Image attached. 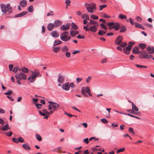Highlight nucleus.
<instances>
[{
	"mask_svg": "<svg viewBox=\"0 0 154 154\" xmlns=\"http://www.w3.org/2000/svg\"><path fill=\"white\" fill-rule=\"evenodd\" d=\"M139 48L138 47H136L134 48L133 50V53L135 54H138L140 53V56L143 55V57L144 58H146L147 59H149L150 58L152 57V55H149L148 54V53L146 51H143L141 52L139 51Z\"/></svg>",
	"mask_w": 154,
	"mask_h": 154,
	"instance_id": "nucleus-1",
	"label": "nucleus"
},
{
	"mask_svg": "<svg viewBox=\"0 0 154 154\" xmlns=\"http://www.w3.org/2000/svg\"><path fill=\"white\" fill-rule=\"evenodd\" d=\"M90 21L87 24V26H89L91 25L89 28V30L93 32H96L97 30V27L99 26L98 23L94 20H89Z\"/></svg>",
	"mask_w": 154,
	"mask_h": 154,
	"instance_id": "nucleus-2",
	"label": "nucleus"
},
{
	"mask_svg": "<svg viewBox=\"0 0 154 154\" xmlns=\"http://www.w3.org/2000/svg\"><path fill=\"white\" fill-rule=\"evenodd\" d=\"M31 74L29 76V82L33 83L35 80L36 78L38 76L41 77V75L37 70L31 71Z\"/></svg>",
	"mask_w": 154,
	"mask_h": 154,
	"instance_id": "nucleus-3",
	"label": "nucleus"
},
{
	"mask_svg": "<svg viewBox=\"0 0 154 154\" xmlns=\"http://www.w3.org/2000/svg\"><path fill=\"white\" fill-rule=\"evenodd\" d=\"M85 6L87 11L89 13H92L96 10V4L92 2L89 4L86 3Z\"/></svg>",
	"mask_w": 154,
	"mask_h": 154,
	"instance_id": "nucleus-4",
	"label": "nucleus"
},
{
	"mask_svg": "<svg viewBox=\"0 0 154 154\" xmlns=\"http://www.w3.org/2000/svg\"><path fill=\"white\" fill-rule=\"evenodd\" d=\"M81 93L82 94L84 97H88V95L85 93H87L89 96H92V94L90 90L89 87H83L82 88Z\"/></svg>",
	"mask_w": 154,
	"mask_h": 154,
	"instance_id": "nucleus-5",
	"label": "nucleus"
},
{
	"mask_svg": "<svg viewBox=\"0 0 154 154\" xmlns=\"http://www.w3.org/2000/svg\"><path fill=\"white\" fill-rule=\"evenodd\" d=\"M69 33L67 31H65L61 34L60 37L61 39L64 41H67L71 39V37L68 36Z\"/></svg>",
	"mask_w": 154,
	"mask_h": 154,
	"instance_id": "nucleus-6",
	"label": "nucleus"
},
{
	"mask_svg": "<svg viewBox=\"0 0 154 154\" xmlns=\"http://www.w3.org/2000/svg\"><path fill=\"white\" fill-rule=\"evenodd\" d=\"M48 103L50 104L48 105V109L50 110L52 109L54 111L56 108L59 107V105L57 103L53 102H49Z\"/></svg>",
	"mask_w": 154,
	"mask_h": 154,
	"instance_id": "nucleus-7",
	"label": "nucleus"
},
{
	"mask_svg": "<svg viewBox=\"0 0 154 154\" xmlns=\"http://www.w3.org/2000/svg\"><path fill=\"white\" fill-rule=\"evenodd\" d=\"M123 40V37L121 35H119L117 37L115 41V44L116 45H119L122 42Z\"/></svg>",
	"mask_w": 154,
	"mask_h": 154,
	"instance_id": "nucleus-8",
	"label": "nucleus"
},
{
	"mask_svg": "<svg viewBox=\"0 0 154 154\" xmlns=\"http://www.w3.org/2000/svg\"><path fill=\"white\" fill-rule=\"evenodd\" d=\"M146 50L147 51H148V52H147L148 53V54H152L154 53V48L153 47H151L150 46L146 48Z\"/></svg>",
	"mask_w": 154,
	"mask_h": 154,
	"instance_id": "nucleus-9",
	"label": "nucleus"
},
{
	"mask_svg": "<svg viewBox=\"0 0 154 154\" xmlns=\"http://www.w3.org/2000/svg\"><path fill=\"white\" fill-rule=\"evenodd\" d=\"M70 27V24L68 23L66 25H63L61 27V29L62 30H66L69 29Z\"/></svg>",
	"mask_w": 154,
	"mask_h": 154,
	"instance_id": "nucleus-10",
	"label": "nucleus"
},
{
	"mask_svg": "<svg viewBox=\"0 0 154 154\" xmlns=\"http://www.w3.org/2000/svg\"><path fill=\"white\" fill-rule=\"evenodd\" d=\"M114 29L115 30H118L121 27V24L118 23H114L113 24Z\"/></svg>",
	"mask_w": 154,
	"mask_h": 154,
	"instance_id": "nucleus-11",
	"label": "nucleus"
},
{
	"mask_svg": "<svg viewBox=\"0 0 154 154\" xmlns=\"http://www.w3.org/2000/svg\"><path fill=\"white\" fill-rule=\"evenodd\" d=\"M63 88L66 91H68L70 88L69 83H65L63 85Z\"/></svg>",
	"mask_w": 154,
	"mask_h": 154,
	"instance_id": "nucleus-12",
	"label": "nucleus"
},
{
	"mask_svg": "<svg viewBox=\"0 0 154 154\" xmlns=\"http://www.w3.org/2000/svg\"><path fill=\"white\" fill-rule=\"evenodd\" d=\"M2 11L4 14L7 11V8L5 5L4 4H1L0 5Z\"/></svg>",
	"mask_w": 154,
	"mask_h": 154,
	"instance_id": "nucleus-13",
	"label": "nucleus"
},
{
	"mask_svg": "<svg viewBox=\"0 0 154 154\" xmlns=\"http://www.w3.org/2000/svg\"><path fill=\"white\" fill-rule=\"evenodd\" d=\"M64 80V79L63 76L60 75H59L57 79L58 82L60 83H62L63 82Z\"/></svg>",
	"mask_w": 154,
	"mask_h": 154,
	"instance_id": "nucleus-14",
	"label": "nucleus"
},
{
	"mask_svg": "<svg viewBox=\"0 0 154 154\" xmlns=\"http://www.w3.org/2000/svg\"><path fill=\"white\" fill-rule=\"evenodd\" d=\"M62 24V22L59 20H56L54 22V25L55 27H57L58 26L61 25Z\"/></svg>",
	"mask_w": 154,
	"mask_h": 154,
	"instance_id": "nucleus-15",
	"label": "nucleus"
},
{
	"mask_svg": "<svg viewBox=\"0 0 154 154\" xmlns=\"http://www.w3.org/2000/svg\"><path fill=\"white\" fill-rule=\"evenodd\" d=\"M51 35L54 37L57 38L59 36V34L56 31H53L51 32Z\"/></svg>",
	"mask_w": 154,
	"mask_h": 154,
	"instance_id": "nucleus-16",
	"label": "nucleus"
},
{
	"mask_svg": "<svg viewBox=\"0 0 154 154\" xmlns=\"http://www.w3.org/2000/svg\"><path fill=\"white\" fill-rule=\"evenodd\" d=\"M130 46L127 47L123 49L124 52L127 55H128L130 54L129 51L131 50Z\"/></svg>",
	"mask_w": 154,
	"mask_h": 154,
	"instance_id": "nucleus-17",
	"label": "nucleus"
},
{
	"mask_svg": "<svg viewBox=\"0 0 154 154\" xmlns=\"http://www.w3.org/2000/svg\"><path fill=\"white\" fill-rule=\"evenodd\" d=\"M27 4V2L25 0H22L20 2V6L22 7H26Z\"/></svg>",
	"mask_w": 154,
	"mask_h": 154,
	"instance_id": "nucleus-18",
	"label": "nucleus"
},
{
	"mask_svg": "<svg viewBox=\"0 0 154 154\" xmlns=\"http://www.w3.org/2000/svg\"><path fill=\"white\" fill-rule=\"evenodd\" d=\"M54 27L55 26L54 24L50 23L48 26L47 28L49 30L51 31L53 29Z\"/></svg>",
	"mask_w": 154,
	"mask_h": 154,
	"instance_id": "nucleus-19",
	"label": "nucleus"
},
{
	"mask_svg": "<svg viewBox=\"0 0 154 154\" xmlns=\"http://www.w3.org/2000/svg\"><path fill=\"white\" fill-rule=\"evenodd\" d=\"M102 17L103 18H116V17L115 16H110L108 15L107 14H104L102 15Z\"/></svg>",
	"mask_w": 154,
	"mask_h": 154,
	"instance_id": "nucleus-20",
	"label": "nucleus"
},
{
	"mask_svg": "<svg viewBox=\"0 0 154 154\" xmlns=\"http://www.w3.org/2000/svg\"><path fill=\"white\" fill-rule=\"evenodd\" d=\"M27 13V12L26 11H24L19 14L15 15L14 16V17H22V16H23L24 15H25Z\"/></svg>",
	"mask_w": 154,
	"mask_h": 154,
	"instance_id": "nucleus-21",
	"label": "nucleus"
},
{
	"mask_svg": "<svg viewBox=\"0 0 154 154\" xmlns=\"http://www.w3.org/2000/svg\"><path fill=\"white\" fill-rule=\"evenodd\" d=\"M120 28H121L120 30V32H124L126 30V26L121 24V27H120Z\"/></svg>",
	"mask_w": 154,
	"mask_h": 154,
	"instance_id": "nucleus-22",
	"label": "nucleus"
},
{
	"mask_svg": "<svg viewBox=\"0 0 154 154\" xmlns=\"http://www.w3.org/2000/svg\"><path fill=\"white\" fill-rule=\"evenodd\" d=\"M129 102H131L129 101H128ZM132 105V108L133 110L134 111H138V108L134 104L133 102H131Z\"/></svg>",
	"mask_w": 154,
	"mask_h": 154,
	"instance_id": "nucleus-23",
	"label": "nucleus"
},
{
	"mask_svg": "<svg viewBox=\"0 0 154 154\" xmlns=\"http://www.w3.org/2000/svg\"><path fill=\"white\" fill-rule=\"evenodd\" d=\"M79 33V32L77 31H72L70 32V35L72 36H74Z\"/></svg>",
	"mask_w": 154,
	"mask_h": 154,
	"instance_id": "nucleus-24",
	"label": "nucleus"
},
{
	"mask_svg": "<svg viewBox=\"0 0 154 154\" xmlns=\"http://www.w3.org/2000/svg\"><path fill=\"white\" fill-rule=\"evenodd\" d=\"M6 8L9 11H8L10 13H11L12 12V7L10 6V4H8L6 6Z\"/></svg>",
	"mask_w": 154,
	"mask_h": 154,
	"instance_id": "nucleus-25",
	"label": "nucleus"
},
{
	"mask_svg": "<svg viewBox=\"0 0 154 154\" xmlns=\"http://www.w3.org/2000/svg\"><path fill=\"white\" fill-rule=\"evenodd\" d=\"M81 17L84 19H89L88 15L86 14H84L82 15Z\"/></svg>",
	"mask_w": 154,
	"mask_h": 154,
	"instance_id": "nucleus-26",
	"label": "nucleus"
},
{
	"mask_svg": "<svg viewBox=\"0 0 154 154\" xmlns=\"http://www.w3.org/2000/svg\"><path fill=\"white\" fill-rule=\"evenodd\" d=\"M61 50L63 52H66L69 51L68 48L66 46H65L61 48Z\"/></svg>",
	"mask_w": 154,
	"mask_h": 154,
	"instance_id": "nucleus-27",
	"label": "nucleus"
},
{
	"mask_svg": "<svg viewBox=\"0 0 154 154\" xmlns=\"http://www.w3.org/2000/svg\"><path fill=\"white\" fill-rule=\"evenodd\" d=\"M10 129V128H9V126L8 125H6L3 127L2 128V130L3 131H6Z\"/></svg>",
	"mask_w": 154,
	"mask_h": 154,
	"instance_id": "nucleus-28",
	"label": "nucleus"
},
{
	"mask_svg": "<svg viewBox=\"0 0 154 154\" xmlns=\"http://www.w3.org/2000/svg\"><path fill=\"white\" fill-rule=\"evenodd\" d=\"M135 26L137 28H140L143 29H144V28L142 26L141 24H138L137 23H135Z\"/></svg>",
	"mask_w": 154,
	"mask_h": 154,
	"instance_id": "nucleus-29",
	"label": "nucleus"
},
{
	"mask_svg": "<svg viewBox=\"0 0 154 154\" xmlns=\"http://www.w3.org/2000/svg\"><path fill=\"white\" fill-rule=\"evenodd\" d=\"M20 79H26V75L22 72H20Z\"/></svg>",
	"mask_w": 154,
	"mask_h": 154,
	"instance_id": "nucleus-30",
	"label": "nucleus"
},
{
	"mask_svg": "<svg viewBox=\"0 0 154 154\" xmlns=\"http://www.w3.org/2000/svg\"><path fill=\"white\" fill-rule=\"evenodd\" d=\"M113 22H111L109 23L107 25L109 26V29H114L113 26Z\"/></svg>",
	"mask_w": 154,
	"mask_h": 154,
	"instance_id": "nucleus-31",
	"label": "nucleus"
},
{
	"mask_svg": "<svg viewBox=\"0 0 154 154\" xmlns=\"http://www.w3.org/2000/svg\"><path fill=\"white\" fill-rule=\"evenodd\" d=\"M139 46L142 49H145L146 47V45L145 44L143 43H140V44L139 45Z\"/></svg>",
	"mask_w": 154,
	"mask_h": 154,
	"instance_id": "nucleus-32",
	"label": "nucleus"
},
{
	"mask_svg": "<svg viewBox=\"0 0 154 154\" xmlns=\"http://www.w3.org/2000/svg\"><path fill=\"white\" fill-rule=\"evenodd\" d=\"M62 43V42L60 40H56L54 41V45L55 46L57 45L58 44L61 43Z\"/></svg>",
	"mask_w": 154,
	"mask_h": 154,
	"instance_id": "nucleus-33",
	"label": "nucleus"
},
{
	"mask_svg": "<svg viewBox=\"0 0 154 154\" xmlns=\"http://www.w3.org/2000/svg\"><path fill=\"white\" fill-rule=\"evenodd\" d=\"M23 148L26 150H29V146L28 145L26 144H23L22 145Z\"/></svg>",
	"mask_w": 154,
	"mask_h": 154,
	"instance_id": "nucleus-34",
	"label": "nucleus"
},
{
	"mask_svg": "<svg viewBox=\"0 0 154 154\" xmlns=\"http://www.w3.org/2000/svg\"><path fill=\"white\" fill-rule=\"evenodd\" d=\"M60 47H54L53 49V51L55 53L58 52L60 51Z\"/></svg>",
	"mask_w": 154,
	"mask_h": 154,
	"instance_id": "nucleus-35",
	"label": "nucleus"
},
{
	"mask_svg": "<svg viewBox=\"0 0 154 154\" xmlns=\"http://www.w3.org/2000/svg\"><path fill=\"white\" fill-rule=\"evenodd\" d=\"M119 18L122 19H126L127 18V17L126 15L120 14L119 16Z\"/></svg>",
	"mask_w": 154,
	"mask_h": 154,
	"instance_id": "nucleus-36",
	"label": "nucleus"
},
{
	"mask_svg": "<svg viewBox=\"0 0 154 154\" xmlns=\"http://www.w3.org/2000/svg\"><path fill=\"white\" fill-rule=\"evenodd\" d=\"M35 137L36 139L39 141L42 140V138L41 136L39 134H36L35 135Z\"/></svg>",
	"mask_w": 154,
	"mask_h": 154,
	"instance_id": "nucleus-37",
	"label": "nucleus"
},
{
	"mask_svg": "<svg viewBox=\"0 0 154 154\" xmlns=\"http://www.w3.org/2000/svg\"><path fill=\"white\" fill-rule=\"evenodd\" d=\"M135 65L138 68H147V66H145L140 65H138V64H135Z\"/></svg>",
	"mask_w": 154,
	"mask_h": 154,
	"instance_id": "nucleus-38",
	"label": "nucleus"
},
{
	"mask_svg": "<svg viewBox=\"0 0 154 154\" xmlns=\"http://www.w3.org/2000/svg\"><path fill=\"white\" fill-rule=\"evenodd\" d=\"M12 92H13L12 91L9 90L7 92L4 93V94L6 95H10L12 94Z\"/></svg>",
	"mask_w": 154,
	"mask_h": 154,
	"instance_id": "nucleus-39",
	"label": "nucleus"
},
{
	"mask_svg": "<svg viewBox=\"0 0 154 154\" xmlns=\"http://www.w3.org/2000/svg\"><path fill=\"white\" fill-rule=\"evenodd\" d=\"M106 33V32L100 30L98 32V34L100 35H103L105 34Z\"/></svg>",
	"mask_w": 154,
	"mask_h": 154,
	"instance_id": "nucleus-40",
	"label": "nucleus"
},
{
	"mask_svg": "<svg viewBox=\"0 0 154 154\" xmlns=\"http://www.w3.org/2000/svg\"><path fill=\"white\" fill-rule=\"evenodd\" d=\"M21 71L24 72H27L28 71V68L26 67H23L22 68Z\"/></svg>",
	"mask_w": 154,
	"mask_h": 154,
	"instance_id": "nucleus-41",
	"label": "nucleus"
},
{
	"mask_svg": "<svg viewBox=\"0 0 154 154\" xmlns=\"http://www.w3.org/2000/svg\"><path fill=\"white\" fill-rule=\"evenodd\" d=\"M91 17L92 19H98V17L97 16L94 15H91Z\"/></svg>",
	"mask_w": 154,
	"mask_h": 154,
	"instance_id": "nucleus-42",
	"label": "nucleus"
},
{
	"mask_svg": "<svg viewBox=\"0 0 154 154\" xmlns=\"http://www.w3.org/2000/svg\"><path fill=\"white\" fill-rule=\"evenodd\" d=\"M15 77L17 80H20V73L19 74L17 73L16 74Z\"/></svg>",
	"mask_w": 154,
	"mask_h": 154,
	"instance_id": "nucleus-43",
	"label": "nucleus"
},
{
	"mask_svg": "<svg viewBox=\"0 0 154 154\" xmlns=\"http://www.w3.org/2000/svg\"><path fill=\"white\" fill-rule=\"evenodd\" d=\"M106 6H107L106 5H105V4L100 5L99 6V8H100L99 10H102V9L103 8H105L106 7Z\"/></svg>",
	"mask_w": 154,
	"mask_h": 154,
	"instance_id": "nucleus-44",
	"label": "nucleus"
},
{
	"mask_svg": "<svg viewBox=\"0 0 154 154\" xmlns=\"http://www.w3.org/2000/svg\"><path fill=\"white\" fill-rule=\"evenodd\" d=\"M71 26L72 28H73V29H77L78 27H77V26L76 25H75L74 23H72L71 24Z\"/></svg>",
	"mask_w": 154,
	"mask_h": 154,
	"instance_id": "nucleus-45",
	"label": "nucleus"
},
{
	"mask_svg": "<svg viewBox=\"0 0 154 154\" xmlns=\"http://www.w3.org/2000/svg\"><path fill=\"white\" fill-rule=\"evenodd\" d=\"M125 150V149L124 148H120L119 149H118L117 151V153H119L121 152H123Z\"/></svg>",
	"mask_w": 154,
	"mask_h": 154,
	"instance_id": "nucleus-46",
	"label": "nucleus"
},
{
	"mask_svg": "<svg viewBox=\"0 0 154 154\" xmlns=\"http://www.w3.org/2000/svg\"><path fill=\"white\" fill-rule=\"evenodd\" d=\"M5 134L7 136L9 137H10L12 135V133L11 132H6L5 133Z\"/></svg>",
	"mask_w": 154,
	"mask_h": 154,
	"instance_id": "nucleus-47",
	"label": "nucleus"
},
{
	"mask_svg": "<svg viewBox=\"0 0 154 154\" xmlns=\"http://www.w3.org/2000/svg\"><path fill=\"white\" fill-rule=\"evenodd\" d=\"M92 77L90 76H88L86 80V82L87 83L89 82L90 81Z\"/></svg>",
	"mask_w": 154,
	"mask_h": 154,
	"instance_id": "nucleus-48",
	"label": "nucleus"
},
{
	"mask_svg": "<svg viewBox=\"0 0 154 154\" xmlns=\"http://www.w3.org/2000/svg\"><path fill=\"white\" fill-rule=\"evenodd\" d=\"M119 45L120 47H124L127 45V44L126 42H123L121 44H120Z\"/></svg>",
	"mask_w": 154,
	"mask_h": 154,
	"instance_id": "nucleus-49",
	"label": "nucleus"
},
{
	"mask_svg": "<svg viewBox=\"0 0 154 154\" xmlns=\"http://www.w3.org/2000/svg\"><path fill=\"white\" fill-rule=\"evenodd\" d=\"M134 44V43L132 42H130L128 43L129 45L128 47L130 46V49H131L132 48V46Z\"/></svg>",
	"mask_w": 154,
	"mask_h": 154,
	"instance_id": "nucleus-50",
	"label": "nucleus"
},
{
	"mask_svg": "<svg viewBox=\"0 0 154 154\" xmlns=\"http://www.w3.org/2000/svg\"><path fill=\"white\" fill-rule=\"evenodd\" d=\"M70 2L71 1L70 0H65V3L67 6L69 5Z\"/></svg>",
	"mask_w": 154,
	"mask_h": 154,
	"instance_id": "nucleus-51",
	"label": "nucleus"
},
{
	"mask_svg": "<svg viewBox=\"0 0 154 154\" xmlns=\"http://www.w3.org/2000/svg\"><path fill=\"white\" fill-rule=\"evenodd\" d=\"M18 142L23 143L24 142V140L21 137H19L18 138Z\"/></svg>",
	"mask_w": 154,
	"mask_h": 154,
	"instance_id": "nucleus-52",
	"label": "nucleus"
},
{
	"mask_svg": "<svg viewBox=\"0 0 154 154\" xmlns=\"http://www.w3.org/2000/svg\"><path fill=\"white\" fill-rule=\"evenodd\" d=\"M83 141L86 144H88L89 142V140L88 138L84 139L83 140Z\"/></svg>",
	"mask_w": 154,
	"mask_h": 154,
	"instance_id": "nucleus-53",
	"label": "nucleus"
},
{
	"mask_svg": "<svg viewBox=\"0 0 154 154\" xmlns=\"http://www.w3.org/2000/svg\"><path fill=\"white\" fill-rule=\"evenodd\" d=\"M100 121L103 123H108V121L105 119H100Z\"/></svg>",
	"mask_w": 154,
	"mask_h": 154,
	"instance_id": "nucleus-54",
	"label": "nucleus"
},
{
	"mask_svg": "<svg viewBox=\"0 0 154 154\" xmlns=\"http://www.w3.org/2000/svg\"><path fill=\"white\" fill-rule=\"evenodd\" d=\"M82 78H76V82L77 83H79L81 81H82Z\"/></svg>",
	"mask_w": 154,
	"mask_h": 154,
	"instance_id": "nucleus-55",
	"label": "nucleus"
},
{
	"mask_svg": "<svg viewBox=\"0 0 154 154\" xmlns=\"http://www.w3.org/2000/svg\"><path fill=\"white\" fill-rule=\"evenodd\" d=\"M128 130L129 132L132 133L134 134V130L132 128H129Z\"/></svg>",
	"mask_w": 154,
	"mask_h": 154,
	"instance_id": "nucleus-56",
	"label": "nucleus"
},
{
	"mask_svg": "<svg viewBox=\"0 0 154 154\" xmlns=\"http://www.w3.org/2000/svg\"><path fill=\"white\" fill-rule=\"evenodd\" d=\"M127 111H128V112H129L131 113H134V111L133 110V109H127Z\"/></svg>",
	"mask_w": 154,
	"mask_h": 154,
	"instance_id": "nucleus-57",
	"label": "nucleus"
},
{
	"mask_svg": "<svg viewBox=\"0 0 154 154\" xmlns=\"http://www.w3.org/2000/svg\"><path fill=\"white\" fill-rule=\"evenodd\" d=\"M65 55L67 58H69L70 57V54L69 52H66V53Z\"/></svg>",
	"mask_w": 154,
	"mask_h": 154,
	"instance_id": "nucleus-58",
	"label": "nucleus"
},
{
	"mask_svg": "<svg viewBox=\"0 0 154 154\" xmlns=\"http://www.w3.org/2000/svg\"><path fill=\"white\" fill-rule=\"evenodd\" d=\"M77 38L79 39H83L85 38V36L84 35H83V36H82L81 35H79L77 36Z\"/></svg>",
	"mask_w": 154,
	"mask_h": 154,
	"instance_id": "nucleus-59",
	"label": "nucleus"
},
{
	"mask_svg": "<svg viewBox=\"0 0 154 154\" xmlns=\"http://www.w3.org/2000/svg\"><path fill=\"white\" fill-rule=\"evenodd\" d=\"M127 21L128 22H129L132 25L134 24V20H127Z\"/></svg>",
	"mask_w": 154,
	"mask_h": 154,
	"instance_id": "nucleus-60",
	"label": "nucleus"
},
{
	"mask_svg": "<svg viewBox=\"0 0 154 154\" xmlns=\"http://www.w3.org/2000/svg\"><path fill=\"white\" fill-rule=\"evenodd\" d=\"M100 26H101V27L102 28L104 29H105L106 30L107 29L106 27V26L104 25L103 24H102V23L101 24H100Z\"/></svg>",
	"mask_w": 154,
	"mask_h": 154,
	"instance_id": "nucleus-61",
	"label": "nucleus"
},
{
	"mask_svg": "<svg viewBox=\"0 0 154 154\" xmlns=\"http://www.w3.org/2000/svg\"><path fill=\"white\" fill-rule=\"evenodd\" d=\"M33 11V7L32 5L29 6V12H32Z\"/></svg>",
	"mask_w": 154,
	"mask_h": 154,
	"instance_id": "nucleus-62",
	"label": "nucleus"
},
{
	"mask_svg": "<svg viewBox=\"0 0 154 154\" xmlns=\"http://www.w3.org/2000/svg\"><path fill=\"white\" fill-rule=\"evenodd\" d=\"M12 140L14 142L16 143H18V139H17V138H13L12 139Z\"/></svg>",
	"mask_w": 154,
	"mask_h": 154,
	"instance_id": "nucleus-63",
	"label": "nucleus"
},
{
	"mask_svg": "<svg viewBox=\"0 0 154 154\" xmlns=\"http://www.w3.org/2000/svg\"><path fill=\"white\" fill-rule=\"evenodd\" d=\"M13 65L12 64H10L9 65V70L10 71H12L13 68Z\"/></svg>",
	"mask_w": 154,
	"mask_h": 154,
	"instance_id": "nucleus-64",
	"label": "nucleus"
}]
</instances>
